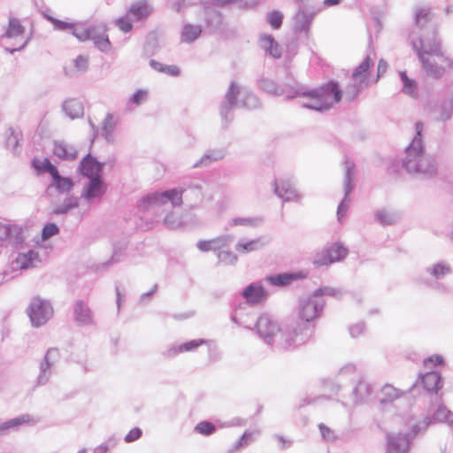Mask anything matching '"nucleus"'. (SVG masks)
<instances>
[{
    "mask_svg": "<svg viewBox=\"0 0 453 453\" xmlns=\"http://www.w3.org/2000/svg\"><path fill=\"white\" fill-rule=\"evenodd\" d=\"M259 42L261 48L264 49L273 58H278L281 56V50L272 35H262L260 37Z\"/></svg>",
    "mask_w": 453,
    "mask_h": 453,
    "instance_id": "obj_16",
    "label": "nucleus"
},
{
    "mask_svg": "<svg viewBox=\"0 0 453 453\" xmlns=\"http://www.w3.org/2000/svg\"><path fill=\"white\" fill-rule=\"evenodd\" d=\"M51 353H52V351H49L47 354V357H49Z\"/></svg>",
    "mask_w": 453,
    "mask_h": 453,
    "instance_id": "obj_62",
    "label": "nucleus"
},
{
    "mask_svg": "<svg viewBox=\"0 0 453 453\" xmlns=\"http://www.w3.org/2000/svg\"><path fill=\"white\" fill-rule=\"evenodd\" d=\"M90 40L102 51H109L111 48L106 27H92Z\"/></svg>",
    "mask_w": 453,
    "mask_h": 453,
    "instance_id": "obj_9",
    "label": "nucleus"
},
{
    "mask_svg": "<svg viewBox=\"0 0 453 453\" xmlns=\"http://www.w3.org/2000/svg\"><path fill=\"white\" fill-rule=\"evenodd\" d=\"M389 389H391V388H390V387H387V388H385V390H389Z\"/></svg>",
    "mask_w": 453,
    "mask_h": 453,
    "instance_id": "obj_61",
    "label": "nucleus"
},
{
    "mask_svg": "<svg viewBox=\"0 0 453 453\" xmlns=\"http://www.w3.org/2000/svg\"><path fill=\"white\" fill-rule=\"evenodd\" d=\"M319 430H320V432H321L322 435H323L325 438H329V437H331V435H332V431L330 430V428H329V427H327V426H326V425H324V424H320V425L319 426Z\"/></svg>",
    "mask_w": 453,
    "mask_h": 453,
    "instance_id": "obj_52",
    "label": "nucleus"
},
{
    "mask_svg": "<svg viewBox=\"0 0 453 453\" xmlns=\"http://www.w3.org/2000/svg\"><path fill=\"white\" fill-rule=\"evenodd\" d=\"M72 32L73 35L80 41H88L90 40L92 27H84L74 24Z\"/></svg>",
    "mask_w": 453,
    "mask_h": 453,
    "instance_id": "obj_30",
    "label": "nucleus"
},
{
    "mask_svg": "<svg viewBox=\"0 0 453 453\" xmlns=\"http://www.w3.org/2000/svg\"><path fill=\"white\" fill-rule=\"evenodd\" d=\"M151 12L152 8L147 1H139L129 7L127 15L135 21H142L149 18Z\"/></svg>",
    "mask_w": 453,
    "mask_h": 453,
    "instance_id": "obj_10",
    "label": "nucleus"
},
{
    "mask_svg": "<svg viewBox=\"0 0 453 453\" xmlns=\"http://www.w3.org/2000/svg\"><path fill=\"white\" fill-rule=\"evenodd\" d=\"M242 296L249 303H258L265 300L266 291L260 285L251 284L243 290Z\"/></svg>",
    "mask_w": 453,
    "mask_h": 453,
    "instance_id": "obj_12",
    "label": "nucleus"
},
{
    "mask_svg": "<svg viewBox=\"0 0 453 453\" xmlns=\"http://www.w3.org/2000/svg\"><path fill=\"white\" fill-rule=\"evenodd\" d=\"M267 20L273 29H279L283 21V14L278 11L271 12L267 15Z\"/></svg>",
    "mask_w": 453,
    "mask_h": 453,
    "instance_id": "obj_32",
    "label": "nucleus"
},
{
    "mask_svg": "<svg viewBox=\"0 0 453 453\" xmlns=\"http://www.w3.org/2000/svg\"><path fill=\"white\" fill-rule=\"evenodd\" d=\"M342 1V0H324V4L326 6H333L341 4Z\"/></svg>",
    "mask_w": 453,
    "mask_h": 453,
    "instance_id": "obj_55",
    "label": "nucleus"
},
{
    "mask_svg": "<svg viewBox=\"0 0 453 453\" xmlns=\"http://www.w3.org/2000/svg\"><path fill=\"white\" fill-rule=\"evenodd\" d=\"M348 209H349V206L347 204H345L344 203H342L338 206L337 215H338L339 220H342V219L346 215Z\"/></svg>",
    "mask_w": 453,
    "mask_h": 453,
    "instance_id": "obj_48",
    "label": "nucleus"
},
{
    "mask_svg": "<svg viewBox=\"0 0 453 453\" xmlns=\"http://www.w3.org/2000/svg\"><path fill=\"white\" fill-rule=\"evenodd\" d=\"M19 140L20 133L11 129L6 133L5 145L11 150L15 151L19 146Z\"/></svg>",
    "mask_w": 453,
    "mask_h": 453,
    "instance_id": "obj_28",
    "label": "nucleus"
},
{
    "mask_svg": "<svg viewBox=\"0 0 453 453\" xmlns=\"http://www.w3.org/2000/svg\"><path fill=\"white\" fill-rule=\"evenodd\" d=\"M346 175L348 179L352 180L355 176V166L352 163L348 162L346 165Z\"/></svg>",
    "mask_w": 453,
    "mask_h": 453,
    "instance_id": "obj_50",
    "label": "nucleus"
},
{
    "mask_svg": "<svg viewBox=\"0 0 453 453\" xmlns=\"http://www.w3.org/2000/svg\"><path fill=\"white\" fill-rule=\"evenodd\" d=\"M104 192V188L101 180L92 178L84 191V196L88 199L101 196Z\"/></svg>",
    "mask_w": 453,
    "mask_h": 453,
    "instance_id": "obj_20",
    "label": "nucleus"
},
{
    "mask_svg": "<svg viewBox=\"0 0 453 453\" xmlns=\"http://www.w3.org/2000/svg\"><path fill=\"white\" fill-rule=\"evenodd\" d=\"M433 15L429 8L420 7L416 10L415 19L418 25H424L432 19Z\"/></svg>",
    "mask_w": 453,
    "mask_h": 453,
    "instance_id": "obj_29",
    "label": "nucleus"
},
{
    "mask_svg": "<svg viewBox=\"0 0 453 453\" xmlns=\"http://www.w3.org/2000/svg\"><path fill=\"white\" fill-rule=\"evenodd\" d=\"M411 161V160L410 159V160H408V161L405 163V165H406V168H407L409 171H411V166L410 165Z\"/></svg>",
    "mask_w": 453,
    "mask_h": 453,
    "instance_id": "obj_58",
    "label": "nucleus"
},
{
    "mask_svg": "<svg viewBox=\"0 0 453 453\" xmlns=\"http://www.w3.org/2000/svg\"><path fill=\"white\" fill-rule=\"evenodd\" d=\"M417 129H418V134H420V129H421V125L420 124L417 125Z\"/></svg>",
    "mask_w": 453,
    "mask_h": 453,
    "instance_id": "obj_59",
    "label": "nucleus"
},
{
    "mask_svg": "<svg viewBox=\"0 0 453 453\" xmlns=\"http://www.w3.org/2000/svg\"><path fill=\"white\" fill-rule=\"evenodd\" d=\"M115 24L124 33H128L133 29L131 18L128 15L117 19Z\"/></svg>",
    "mask_w": 453,
    "mask_h": 453,
    "instance_id": "obj_35",
    "label": "nucleus"
},
{
    "mask_svg": "<svg viewBox=\"0 0 453 453\" xmlns=\"http://www.w3.org/2000/svg\"><path fill=\"white\" fill-rule=\"evenodd\" d=\"M74 319L79 324H89L92 322V312L87 303L77 301L73 305Z\"/></svg>",
    "mask_w": 453,
    "mask_h": 453,
    "instance_id": "obj_14",
    "label": "nucleus"
},
{
    "mask_svg": "<svg viewBox=\"0 0 453 453\" xmlns=\"http://www.w3.org/2000/svg\"><path fill=\"white\" fill-rule=\"evenodd\" d=\"M258 241H250L244 243H238L236 245V250L241 253L253 251L258 247Z\"/></svg>",
    "mask_w": 453,
    "mask_h": 453,
    "instance_id": "obj_37",
    "label": "nucleus"
},
{
    "mask_svg": "<svg viewBox=\"0 0 453 453\" xmlns=\"http://www.w3.org/2000/svg\"><path fill=\"white\" fill-rule=\"evenodd\" d=\"M81 172L90 179L98 178L101 172V165L95 158L88 156L81 163Z\"/></svg>",
    "mask_w": 453,
    "mask_h": 453,
    "instance_id": "obj_15",
    "label": "nucleus"
},
{
    "mask_svg": "<svg viewBox=\"0 0 453 453\" xmlns=\"http://www.w3.org/2000/svg\"><path fill=\"white\" fill-rule=\"evenodd\" d=\"M342 90L337 82L331 81L320 88L303 93L306 98L304 106L316 111H326L339 103L342 97Z\"/></svg>",
    "mask_w": 453,
    "mask_h": 453,
    "instance_id": "obj_1",
    "label": "nucleus"
},
{
    "mask_svg": "<svg viewBox=\"0 0 453 453\" xmlns=\"http://www.w3.org/2000/svg\"><path fill=\"white\" fill-rule=\"evenodd\" d=\"M237 88L234 85H232L230 88L229 96L233 94V96H234V94L237 93Z\"/></svg>",
    "mask_w": 453,
    "mask_h": 453,
    "instance_id": "obj_56",
    "label": "nucleus"
},
{
    "mask_svg": "<svg viewBox=\"0 0 453 453\" xmlns=\"http://www.w3.org/2000/svg\"><path fill=\"white\" fill-rule=\"evenodd\" d=\"M115 125L116 121L114 118L111 115L108 114L104 121V129L106 131H111Z\"/></svg>",
    "mask_w": 453,
    "mask_h": 453,
    "instance_id": "obj_46",
    "label": "nucleus"
},
{
    "mask_svg": "<svg viewBox=\"0 0 453 453\" xmlns=\"http://www.w3.org/2000/svg\"><path fill=\"white\" fill-rule=\"evenodd\" d=\"M388 68V64L385 60L380 59L378 63V77L380 76V74L384 73Z\"/></svg>",
    "mask_w": 453,
    "mask_h": 453,
    "instance_id": "obj_51",
    "label": "nucleus"
},
{
    "mask_svg": "<svg viewBox=\"0 0 453 453\" xmlns=\"http://www.w3.org/2000/svg\"><path fill=\"white\" fill-rule=\"evenodd\" d=\"M11 234V226L0 223V242L6 240Z\"/></svg>",
    "mask_w": 453,
    "mask_h": 453,
    "instance_id": "obj_44",
    "label": "nucleus"
},
{
    "mask_svg": "<svg viewBox=\"0 0 453 453\" xmlns=\"http://www.w3.org/2000/svg\"><path fill=\"white\" fill-rule=\"evenodd\" d=\"M409 441L401 434H391L388 436V453H407Z\"/></svg>",
    "mask_w": 453,
    "mask_h": 453,
    "instance_id": "obj_11",
    "label": "nucleus"
},
{
    "mask_svg": "<svg viewBox=\"0 0 453 453\" xmlns=\"http://www.w3.org/2000/svg\"><path fill=\"white\" fill-rule=\"evenodd\" d=\"M54 154L63 159H72L76 157V153L73 147L65 144L63 142H57L54 144Z\"/></svg>",
    "mask_w": 453,
    "mask_h": 453,
    "instance_id": "obj_22",
    "label": "nucleus"
},
{
    "mask_svg": "<svg viewBox=\"0 0 453 453\" xmlns=\"http://www.w3.org/2000/svg\"><path fill=\"white\" fill-rule=\"evenodd\" d=\"M58 30H73L74 23L58 20L57 19L49 18Z\"/></svg>",
    "mask_w": 453,
    "mask_h": 453,
    "instance_id": "obj_38",
    "label": "nucleus"
},
{
    "mask_svg": "<svg viewBox=\"0 0 453 453\" xmlns=\"http://www.w3.org/2000/svg\"><path fill=\"white\" fill-rule=\"evenodd\" d=\"M34 165H35V168H40V166L37 165V161L36 160L34 161Z\"/></svg>",
    "mask_w": 453,
    "mask_h": 453,
    "instance_id": "obj_60",
    "label": "nucleus"
},
{
    "mask_svg": "<svg viewBox=\"0 0 453 453\" xmlns=\"http://www.w3.org/2000/svg\"><path fill=\"white\" fill-rule=\"evenodd\" d=\"M205 342L203 340H192L186 343L180 344L173 349V352L175 354L187 352V351H192L196 349L201 345L204 344Z\"/></svg>",
    "mask_w": 453,
    "mask_h": 453,
    "instance_id": "obj_27",
    "label": "nucleus"
},
{
    "mask_svg": "<svg viewBox=\"0 0 453 453\" xmlns=\"http://www.w3.org/2000/svg\"><path fill=\"white\" fill-rule=\"evenodd\" d=\"M161 73H166L171 76H178L180 74V68L177 65H165Z\"/></svg>",
    "mask_w": 453,
    "mask_h": 453,
    "instance_id": "obj_45",
    "label": "nucleus"
},
{
    "mask_svg": "<svg viewBox=\"0 0 453 453\" xmlns=\"http://www.w3.org/2000/svg\"><path fill=\"white\" fill-rule=\"evenodd\" d=\"M347 253L348 250L342 245L335 243L318 254L313 263L317 267L328 265L343 259L347 256Z\"/></svg>",
    "mask_w": 453,
    "mask_h": 453,
    "instance_id": "obj_4",
    "label": "nucleus"
},
{
    "mask_svg": "<svg viewBox=\"0 0 453 453\" xmlns=\"http://www.w3.org/2000/svg\"><path fill=\"white\" fill-rule=\"evenodd\" d=\"M412 153H413V149L412 148H408V150H407L408 157H411Z\"/></svg>",
    "mask_w": 453,
    "mask_h": 453,
    "instance_id": "obj_57",
    "label": "nucleus"
},
{
    "mask_svg": "<svg viewBox=\"0 0 453 453\" xmlns=\"http://www.w3.org/2000/svg\"><path fill=\"white\" fill-rule=\"evenodd\" d=\"M444 364L443 358L441 356L435 355L433 357H430L424 361V365L426 366L430 365H442Z\"/></svg>",
    "mask_w": 453,
    "mask_h": 453,
    "instance_id": "obj_42",
    "label": "nucleus"
},
{
    "mask_svg": "<svg viewBox=\"0 0 453 453\" xmlns=\"http://www.w3.org/2000/svg\"><path fill=\"white\" fill-rule=\"evenodd\" d=\"M52 314V307L40 298H35L28 308L29 318L35 326L43 325Z\"/></svg>",
    "mask_w": 453,
    "mask_h": 453,
    "instance_id": "obj_3",
    "label": "nucleus"
},
{
    "mask_svg": "<svg viewBox=\"0 0 453 453\" xmlns=\"http://www.w3.org/2000/svg\"><path fill=\"white\" fill-rule=\"evenodd\" d=\"M195 429L198 434L203 435L212 434L216 431L215 426L208 421H202L198 423Z\"/></svg>",
    "mask_w": 453,
    "mask_h": 453,
    "instance_id": "obj_34",
    "label": "nucleus"
},
{
    "mask_svg": "<svg viewBox=\"0 0 453 453\" xmlns=\"http://www.w3.org/2000/svg\"><path fill=\"white\" fill-rule=\"evenodd\" d=\"M59 229L54 223H48L44 226L42 231V240H47L58 233Z\"/></svg>",
    "mask_w": 453,
    "mask_h": 453,
    "instance_id": "obj_36",
    "label": "nucleus"
},
{
    "mask_svg": "<svg viewBox=\"0 0 453 453\" xmlns=\"http://www.w3.org/2000/svg\"><path fill=\"white\" fill-rule=\"evenodd\" d=\"M449 272V267L445 264H437L434 265L430 271L431 274L435 277H441Z\"/></svg>",
    "mask_w": 453,
    "mask_h": 453,
    "instance_id": "obj_39",
    "label": "nucleus"
},
{
    "mask_svg": "<svg viewBox=\"0 0 453 453\" xmlns=\"http://www.w3.org/2000/svg\"><path fill=\"white\" fill-rule=\"evenodd\" d=\"M275 191L280 197L284 198L285 200H290L297 196L296 190L293 188L291 184L285 181L277 183Z\"/></svg>",
    "mask_w": 453,
    "mask_h": 453,
    "instance_id": "obj_25",
    "label": "nucleus"
},
{
    "mask_svg": "<svg viewBox=\"0 0 453 453\" xmlns=\"http://www.w3.org/2000/svg\"><path fill=\"white\" fill-rule=\"evenodd\" d=\"M24 422H26L24 418H16L3 423L0 425V434H6L8 431L18 427Z\"/></svg>",
    "mask_w": 453,
    "mask_h": 453,
    "instance_id": "obj_31",
    "label": "nucleus"
},
{
    "mask_svg": "<svg viewBox=\"0 0 453 453\" xmlns=\"http://www.w3.org/2000/svg\"><path fill=\"white\" fill-rule=\"evenodd\" d=\"M322 308V303H319L312 297H309L302 302L299 309L298 318L302 322H311L320 315Z\"/></svg>",
    "mask_w": 453,
    "mask_h": 453,
    "instance_id": "obj_5",
    "label": "nucleus"
},
{
    "mask_svg": "<svg viewBox=\"0 0 453 453\" xmlns=\"http://www.w3.org/2000/svg\"><path fill=\"white\" fill-rule=\"evenodd\" d=\"M147 98V92L144 90H138L134 96H133V102L136 105L140 104L142 102L145 101Z\"/></svg>",
    "mask_w": 453,
    "mask_h": 453,
    "instance_id": "obj_43",
    "label": "nucleus"
},
{
    "mask_svg": "<svg viewBox=\"0 0 453 453\" xmlns=\"http://www.w3.org/2000/svg\"><path fill=\"white\" fill-rule=\"evenodd\" d=\"M63 108L71 119H78L83 115V106L75 99L66 100L64 103Z\"/></svg>",
    "mask_w": 453,
    "mask_h": 453,
    "instance_id": "obj_19",
    "label": "nucleus"
},
{
    "mask_svg": "<svg viewBox=\"0 0 453 453\" xmlns=\"http://www.w3.org/2000/svg\"><path fill=\"white\" fill-rule=\"evenodd\" d=\"M419 56L426 72L435 78L441 77L448 67L453 68V61L437 45L430 50H423Z\"/></svg>",
    "mask_w": 453,
    "mask_h": 453,
    "instance_id": "obj_2",
    "label": "nucleus"
},
{
    "mask_svg": "<svg viewBox=\"0 0 453 453\" xmlns=\"http://www.w3.org/2000/svg\"><path fill=\"white\" fill-rule=\"evenodd\" d=\"M24 33H25V27L22 26L20 21L15 18H12L9 19V26L6 30L5 35L8 38H14L19 40V45L18 46V49H20L24 46L26 43L24 40Z\"/></svg>",
    "mask_w": 453,
    "mask_h": 453,
    "instance_id": "obj_13",
    "label": "nucleus"
},
{
    "mask_svg": "<svg viewBox=\"0 0 453 453\" xmlns=\"http://www.w3.org/2000/svg\"><path fill=\"white\" fill-rule=\"evenodd\" d=\"M373 65V60L369 56L354 70L352 78L355 84L359 88L367 86L370 70Z\"/></svg>",
    "mask_w": 453,
    "mask_h": 453,
    "instance_id": "obj_8",
    "label": "nucleus"
},
{
    "mask_svg": "<svg viewBox=\"0 0 453 453\" xmlns=\"http://www.w3.org/2000/svg\"><path fill=\"white\" fill-rule=\"evenodd\" d=\"M150 65H151L155 70H157V71H158V72H162V71H163V69H164V66H165V65H163V64H161V63H159V62H157V61H155V60H151V61H150Z\"/></svg>",
    "mask_w": 453,
    "mask_h": 453,
    "instance_id": "obj_54",
    "label": "nucleus"
},
{
    "mask_svg": "<svg viewBox=\"0 0 453 453\" xmlns=\"http://www.w3.org/2000/svg\"><path fill=\"white\" fill-rule=\"evenodd\" d=\"M219 258L222 262H226L227 260H229L230 262H234V261H236L237 257L235 255L232 254L231 252H220L219 254Z\"/></svg>",
    "mask_w": 453,
    "mask_h": 453,
    "instance_id": "obj_47",
    "label": "nucleus"
},
{
    "mask_svg": "<svg viewBox=\"0 0 453 453\" xmlns=\"http://www.w3.org/2000/svg\"><path fill=\"white\" fill-rule=\"evenodd\" d=\"M201 30L198 27L188 25L184 27L181 33V39L184 42H190L199 36Z\"/></svg>",
    "mask_w": 453,
    "mask_h": 453,
    "instance_id": "obj_26",
    "label": "nucleus"
},
{
    "mask_svg": "<svg viewBox=\"0 0 453 453\" xmlns=\"http://www.w3.org/2000/svg\"><path fill=\"white\" fill-rule=\"evenodd\" d=\"M226 245V239L223 237L215 238L211 240L200 241L197 243V248L201 251H211L221 249Z\"/></svg>",
    "mask_w": 453,
    "mask_h": 453,
    "instance_id": "obj_23",
    "label": "nucleus"
},
{
    "mask_svg": "<svg viewBox=\"0 0 453 453\" xmlns=\"http://www.w3.org/2000/svg\"><path fill=\"white\" fill-rule=\"evenodd\" d=\"M182 193L183 190L178 189H171L162 193H155L148 196L143 202H147L149 204L157 205L163 204L166 201H170L173 206H179L182 203Z\"/></svg>",
    "mask_w": 453,
    "mask_h": 453,
    "instance_id": "obj_6",
    "label": "nucleus"
},
{
    "mask_svg": "<svg viewBox=\"0 0 453 453\" xmlns=\"http://www.w3.org/2000/svg\"><path fill=\"white\" fill-rule=\"evenodd\" d=\"M75 65L79 69H85L88 65V59L82 56H80L75 60Z\"/></svg>",
    "mask_w": 453,
    "mask_h": 453,
    "instance_id": "obj_49",
    "label": "nucleus"
},
{
    "mask_svg": "<svg viewBox=\"0 0 453 453\" xmlns=\"http://www.w3.org/2000/svg\"><path fill=\"white\" fill-rule=\"evenodd\" d=\"M401 78L403 83V91L411 96L416 95V82L411 80L405 73H401Z\"/></svg>",
    "mask_w": 453,
    "mask_h": 453,
    "instance_id": "obj_33",
    "label": "nucleus"
},
{
    "mask_svg": "<svg viewBox=\"0 0 453 453\" xmlns=\"http://www.w3.org/2000/svg\"><path fill=\"white\" fill-rule=\"evenodd\" d=\"M42 168L51 175L56 188L58 190L65 192L69 191L73 187V180L70 178L60 176L56 166L52 165L49 159H44Z\"/></svg>",
    "mask_w": 453,
    "mask_h": 453,
    "instance_id": "obj_7",
    "label": "nucleus"
},
{
    "mask_svg": "<svg viewBox=\"0 0 453 453\" xmlns=\"http://www.w3.org/2000/svg\"><path fill=\"white\" fill-rule=\"evenodd\" d=\"M424 388L430 392H437L442 387L441 376L438 372H427L422 377Z\"/></svg>",
    "mask_w": 453,
    "mask_h": 453,
    "instance_id": "obj_17",
    "label": "nucleus"
},
{
    "mask_svg": "<svg viewBox=\"0 0 453 453\" xmlns=\"http://www.w3.org/2000/svg\"><path fill=\"white\" fill-rule=\"evenodd\" d=\"M276 440L283 447L291 443V440L289 438H285L282 435H277Z\"/></svg>",
    "mask_w": 453,
    "mask_h": 453,
    "instance_id": "obj_53",
    "label": "nucleus"
},
{
    "mask_svg": "<svg viewBox=\"0 0 453 453\" xmlns=\"http://www.w3.org/2000/svg\"><path fill=\"white\" fill-rule=\"evenodd\" d=\"M142 436V430L138 427L131 429L125 437L127 442H132L138 440Z\"/></svg>",
    "mask_w": 453,
    "mask_h": 453,
    "instance_id": "obj_41",
    "label": "nucleus"
},
{
    "mask_svg": "<svg viewBox=\"0 0 453 453\" xmlns=\"http://www.w3.org/2000/svg\"><path fill=\"white\" fill-rule=\"evenodd\" d=\"M38 260V253L30 250L27 253H23L16 258L17 266L20 269H27L34 265V262Z\"/></svg>",
    "mask_w": 453,
    "mask_h": 453,
    "instance_id": "obj_24",
    "label": "nucleus"
},
{
    "mask_svg": "<svg viewBox=\"0 0 453 453\" xmlns=\"http://www.w3.org/2000/svg\"><path fill=\"white\" fill-rule=\"evenodd\" d=\"M257 328L264 338L273 336L277 331V326L267 318H259L257 322Z\"/></svg>",
    "mask_w": 453,
    "mask_h": 453,
    "instance_id": "obj_21",
    "label": "nucleus"
},
{
    "mask_svg": "<svg viewBox=\"0 0 453 453\" xmlns=\"http://www.w3.org/2000/svg\"><path fill=\"white\" fill-rule=\"evenodd\" d=\"M307 277V273L297 272L293 273H283L271 278V282L279 285H288L291 281L304 279Z\"/></svg>",
    "mask_w": 453,
    "mask_h": 453,
    "instance_id": "obj_18",
    "label": "nucleus"
},
{
    "mask_svg": "<svg viewBox=\"0 0 453 453\" xmlns=\"http://www.w3.org/2000/svg\"><path fill=\"white\" fill-rule=\"evenodd\" d=\"M377 217L383 225L392 224L395 220L394 216L386 211L378 212Z\"/></svg>",
    "mask_w": 453,
    "mask_h": 453,
    "instance_id": "obj_40",
    "label": "nucleus"
}]
</instances>
